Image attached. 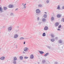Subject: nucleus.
<instances>
[{"instance_id":"f257e3e1","label":"nucleus","mask_w":64,"mask_h":64,"mask_svg":"<svg viewBox=\"0 0 64 64\" xmlns=\"http://www.w3.org/2000/svg\"><path fill=\"white\" fill-rule=\"evenodd\" d=\"M40 10L39 9H37L36 11V15H40L41 14Z\"/></svg>"},{"instance_id":"f03ea898","label":"nucleus","mask_w":64,"mask_h":64,"mask_svg":"<svg viewBox=\"0 0 64 64\" xmlns=\"http://www.w3.org/2000/svg\"><path fill=\"white\" fill-rule=\"evenodd\" d=\"M12 29V27L10 26L8 28V32H10V31H11Z\"/></svg>"},{"instance_id":"7ed1b4c3","label":"nucleus","mask_w":64,"mask_h":64,"mask_svg":"<svg viewBox=\"0 0 64 64\" xmlns=\"http://www.w3.org/2000/svg\"><path fill=\"white\" fill-rule=\"evenodd\" d=\"M14 7V6L12 4H10L8 5V8H12Z\"/></svg>"},{"instance_id":"20e7f679","label":"nucleus","mask_w":64,"mask_h":64,"mask_svg":"<svg viewBox=\"0 0 64 64\" xmlns=\"http://www.w3.org/2000/svg\"><path fill=\"white\" fill-rule=\"evenodd\" d=\"M57 17L58 18H61V14H58L57 15Z\"/></svg>"},{"instance_id":"39448f33","label":"nucleus","mask_w":64,"mask_h":64,"mask_svg":"<svg viewBox=\"0 0 64 64\" xmlns=\"http://www.w3.org/2000/svg\"><path fill=\"white\" fill-rule=\"evenodd\" d=\"M59 43L61 45H62V44L63 43V41L61 40H60L59 41Z\"/></svg>"},{"instance_id":"423d86ee","label":"nucleus","mask_w":64,"mask_h":64,"mask_svg":"<svg viewBox=\"0 0 64 64\" xmlns=\"http://www.w3.org/2000/svg\"><path fill=\"white\" fill-rule=\"evenodd\" d=\"M59 24V23L57 22L55 23V26H56V27H57V26H58Z\"/></svg>"},{"instance_id":"0eeeda50","label":"nucleus","mask_w":64,"mask_h":64,"mask_svg":"<svg viewBox=\"0 0 64 64\" xmlns=\"http://www.w3.org/2000/svg\"><path fill=\"white\" fill-rule=\"evenodd\" d=\"M28 49V48L27 47H25L24 48V51L25 52H26Z\"/></svg>"},{"instance_id":"6e6552de","label":"nucleus","mask_w":64,"mask_h":64,"mask_svg":"<svg viewBox=\"0 0 64 64\" xmlns=\"http://www.w3.org/2000/svg\"><path fill=\"white\" fill-rule=\"evenodd\" d=\"M34 58V56H33V54L31 55L30 57V59H33Z\"/></svg>"},{"instance_id":"1a4fd4ad","label":"nucleus","mask_w":64,"mask_h":64,"mask_svg":"<svg viewBox=\"0 0 64 64\" xmlns=\"http://www.w3.org/2000/svg\"><path fill=\"white\" fill-rule=\"evenodd\" d=\"M48 29V27L47 26H46L44 27V29L45 30H47Z\"/></svg>"},{"instance_id":"9d476101","label":"nucleus","mask_w":64,"mask_h":64,"mask_svg":"<svg viewBox=\"0 0 64 64\" xmlns=\"http://www.w3.org/2000/svg\"><path fill=\"white\" fill-rule=\"evenodd\" d=\"M18 35L17 34H16L14 35V38H18Z\"/></svg>"},{"instance_id":"9b49d317","label":"nucleus","mask_w":64,"mask_h":64,"mask_svg":"<svg viewBox=\"0 0 64 64\" xmlns=\"http://www.w3.org/2000/svg\"><path fill=\"white\" fill-rule=\"evenodd\" d=\"M57 9H58V10H60V5H58V7L57 8Z\"/></svg>"},{"instance_id":"f8f14e48","label":"nucleus","mask_w":64,"mask_h":64,"mask_svg":"<svg viewBox=\"0 0 64 64\" xmlns=\"http://www.w3.org/2000/svg\"><path fill=\"white\" fill-rule=\"evenodd\" d=\"M0 59L2 60H4L5 59V57L2 56L0 58Z\"/></svg>"},{"instance_id":"ddd939ff","label":"nucleus","mask_w":64,"mask_h":64,"mask_svg":"<svg viewBox=\"0 0 64 64\" xmlns=\"http://www.w3.org/2000/svg\"><path fill=\"white\" fill-rule=\"evenodd\" d=\"M0 11L2 12H3V8H1V7H0Z\"/></svg>"},{"instance_id":"4468645a","label":"nucleus","mask_w":64,"mask_h":64,"mask_svg":"<svg viewBox=\"0 0 64 64\" xmlns=\"http://www.w3.org/2000/svg\"><path fill=\"white\" fill-rule=\"evenodd\" d=\"M23 57L22 56H20V59L21 60H23Z\"/></svg>"},{"instance_id":"2eb2a0df","label":"nucleus","mask_w":64,"mask_h":64,"mask_svg":"<svg viewBox=\"0 0 64 64\" xmlns=\"http://www.w3.org/2000/svg\"><path fill=\"white\" fill-rule=\"evenodd\" d=\"M48 55H49V53H46V54H45L44 55V56L45 57H46V56H48Z\"/></svg>"},{"instance_id":"dca6fc26","label":"nucleus","mask_w":64,"mask_h":64,"mask_svg":"<svg viewBox=\"0 0 64 64\" xmlns=\"http://www.w3.org/2000/svg\"><path fill=\"white\" fill-rule=\"evenodd\" d=\"M42 62L43 64H45V62H46V60H43L42 61Z\"/></svg>"},{"instance_id":"f3484780","label":"nucleus","mask_w":64,"mask_h":64,"mask_svg":"<svg viewBox=\"0 0 64 64\" xmlns=\"http://www.w3.org/2000/svg\"><path fill=\"white\" fill-rule=\"evenodd\" d=\"M43 17H44V18H47V14H44V15Z\"/></svg>"},{"instance_id":"a211bd4d","label":"nucleus","mask_w":64,"mask_h":64,"mask_svg":"<svg viewBox=\"0 0 64 64\" xmlns=\"http://www.w3.org/2000/svg\"><path fill=\"white\" fill-rule=\"evenodd\" d=\"M50 2V0H46V2L47 4H49V3Z\"/></svg>"},{"instance_id":"6ab92c4d","label":"nucleus","mask_w":64,"mask_h":64,"mask_svg":"<svg viewBox=\"0 0 64 64\" xmlns=\"http://www.w3.org/2000/svg\"><path fill=\"white\" fill-rule=\"evenodd\" d=\"M39 52L40 54L44 53V52L42 51H39Z\"/></svg>"},{"instance_id":"aec40b11","label":"nucleus","mask_w":64,"mask_h":64,"mask_svg":"<svg viewBox=\"0 0 64 64\" xmlns=\"http://www.w3.org/2000/svg\"><path fill=\"white\" fill-rule=\"evenodd\" d=\"M7 9V8L6 7H4V10H6Z\"/></svg>"},{"instance_id":"412c9836","label":"nucleus","mask_w":64,"mask_h":64,"mask_svg":"<svg viewBox=\"0 0 64 64\" xmlns=\"http://www.w3.org/2000/svg\"><path fill=\"white\" fill-rule=\"evenodd\" d=\"M46 36V34L45 32H44L42 34V36Z\"/></svg>"},{"instance_id":"4be33fe9","label":"nucleus","mask_w":64,"mask_h":64,"mask_svg":"<svg viewBox=\"0 0 64 64\" xmlns=\"http://www.w3.org/2000/svg\"><path fill=\"white\" fill-rule=\"evenodd\" d=\"M51 37L52 38H54L55 36H54V35L53 34H52L51 35Z\"/></svg>"},{"instance_id":"5701e85b","label":"nucleus","mask_w":64,"mask_h":64,"mask_svg":"<svg viewBox=\"0 0 64 64\" xmlns=\"http://www.w3.org/2000/svg\"><path fill=\"white\" fill-rule=\"evenodd\" d=\"M51 19L52 21H53L54 20V18L53 17H52L51 18Z\"/></svg>"},{"instance_id":"b1692460","label":"nucleus","mask_w":64,"mask_h":64,"mask_svg":"<svg viewBox=\"0 0 64 64\" xmlns=\"http://www.w3.org/2000/svg\"><path fill=\"white\" fill-rule=\"evenodd\" d=\"M38 6L39 7H42V5L41 4H40L38 5Z\"/></svg>"},{"instance_id":"393cba45","label":"nucleus","mask_w":64,"mask_h":64,"mask_svg":"<svg viewBox=\"0 0 64 64\" xmlns=\"http://www.w3.org/2000/svg\"><path fill=\"white\" fill-rule=\"evenodd\" d=\"M51 41L52 42H54L55 41V39L54 38H52L51 40Z\"/></svg>"},{"instance_id":"a878e982","label":"nucleus","mask_w":64,"mask_h":64,"mask_svg":"<svg viewBox=\"0 0 64 64\" xmlns=\"http://www.w3.org/2000/svg\"><path fill=\"white\" fill-rule=\"evenodd\" d=\"M42 21L43 22H45L46 21V19L45 18H43L42 20Z\"/></svg>"},{"instance_id":"bb28decb","label":"nucleus","mask_w":64,"mask_h":64,"mask_svg":"<svg viewBox=\"0 0 64 64\" xmlns=\"http://www.w3.org/2000/svg\"><path fill=\"white\" fill-rule=\"evenodd\" d=\"M14 60L15 61V60H17V58H16V57H14Z\"/></svg>"},{"instance_id":"cd10ccee","label":"nucleus","mask_w":64,"mask_h":64,"mask_svg":"<svg viewBox=\"0 0 64 64\" xmlns=\"http://www.w3.org/2000/svg\"><path fill=\"white\" fill-rule=\"evenodd\" d=\"M24 6L22 7H23V8H22V9H25V8H26V6Z\"/></svg>"},{"instance_id":"c85d7f7f","label":"nucleus","mask_w":64,"mask_h":64,"mask_svg":"<svg viewBox=\"0 0 64 64\" xmlns=\"http://www.w3.org/2000/svg\"><path fill=\"white\" fill-rule=\"evenodd\" d=\"M20 40H23V39H24V38L23 37H21L20 38Z\"/></svg>"},{"instance_id":"c756f323","label":"nucleus","mask_w":64,"mask_h":64,"mask_svg":"<svg viewBox=\"0 0 64 64\" xmlns=\"http://www.w3.org/2000/svg\"><path fill=\"white\" fill-rule=\"evenodd\" d=\"M13 62L14 64H16V62L15 60H14Z\"/></svg>"},{"instance_id":"7c9ffc66","label":"nucleus","mask_w":64,"mask_h":64,"mask_svg":"<svg viewBox=\"0 0 64 64\" xmlns=\"http://www.w3.org/2000/svg\"><path fill=\"white\" fill-rule=\"evenodd\" d=\"M61 27V25H60L58 26V28L59 29H60V28Z\"/></svg>"},{"instance_id":"2f4dec72","label":"nucleus","mask_w":64,"mask_h":64,"mask_svg":"<svg viewBox=\"0 0 64 64\" xmlns=\"http://www.w3.org/2000/svg\"><path fill=\"white\" fill-rule=\"evenodd\" d=\"M13 15V13H11L10 14V16H12V15Z\"/></svg>"},{"instance_id":"473e14b6","label":"nucleus","mask_w":64,"mask_h":64,"mask_svg":"<svg viewBox=\"0 0 64 64\" xmlns=\"http://www.w3.org/2000/svg\"><path fill=\"white\" fill-rule=\"evenodd\" d=\"M28 57L25 56L24 57V59H28Z\"/></svg>"},{"instance_id":"72a5a7b5","label":"nucleus","mask_w":64,"mask_h":64,"mask_svg":"<svg viewBox=\"0 0 64 64\" xmlns=\"http://www.w3.org/2000/svg\"><path fill=\"white\" fill-rule=\"evenodd\" d=\"M58 62H54V64H58Z\"/></svg>"},{"instance_id":"f704fd0d","label":"nucleus","mask_w":64,"mask_h":64,"mask_svg":"<svg viewBox=\"0 0 64 64\" xmlns=\"http://www.w3.org/2000/svg\"><path fill=\"white\" fill-rule=\"evenodd\" d=\"M39 17H38L37 18V20H38V21H39Z\"/></svg>"},{"instance_id":"c9c22d12","label":"nucleus","mask_w":64,"mask_h":64,"mask_svg":"<svg viewBox=\"0 0 64 64\" xmlns=\"http://www.w3.org/2000/svg\"><path fill=\"white\" fill-rule=\"evenodd\" d=\"M62 9H64V6H62Z\"/></svg>"},{"instance_id":"e433bc0d","label":"nucleus","mask_w":64,"mask_h":64,"mask_svg":"<svg viewBox=\"0 0 64 64\" xmlns=\"http://www.w3.org/2000/svg\"><path fill=\"white\" fill-rule=\"evenodd\" d=\"M48 48H49V49H50V46H48Z\"/></svg>"},{"instance_id":"4c0bfd02","label":"nucleus","mask_w":64,"mask_h":64,"mask_svg":"<svg viewBox=\"0 0 64 64\" xmlns=\"http://www.w3.org/2000/svg\"><path fill=\"white\" fill-rule=\"evenodd\" d=\"M55 39H56V40H57L58 39V37H56Z\"/></svg>"},{"instance_id":"58836bf2","label":"nucleus","mask_w":64,"mask_h":64,"mask_svg":"<svg viewBox=\"0 0 64 64\" xmlns=\"http://www.w3.org/2000/svg\"><path fill=\"white\" fill-rule=\"evenodd\" d=\"M58 31H60V30L59 29H58L57 30Z\"/></svg>"},{"instance_id":"ea45409f","label":"nucleus","mask_w":64,"mask_h":64,"mask_svg":"<svg viewBox=\"0 0 64 64\" xmlns=\"http://www.w3.org/2000/svg\"><path fill=\"white\" fill-rule=\"evenodd\" d=\"M18 8H16V9L15 10H16V11H17V10H18Z\"/></svg>"},{"instance_id":"a19ab883","label":"nucleus","mask_w":64,"mask_h":64,"mask_svg":"<svg viewBox=\"0 0 64 64\" xmlns=\"http://www.w3.org/2000/svg\"><path fill=\"white\" fill-rule=\"evenodd\" d=\"M62 21H63V22H64V18H63Z\"/></svg>"},{"instance_id":"79ce46f5","label":"nucleus","mask_w":64,"mask_h":64,"mask_svg":"<svg viewBox=\"0 0 64 64\" xmlns=\"http://www.w3.org/2000/svg\"><path fill=\"white\" fill-rule=\"evenodd\" d=\"M26 4H25L23 6H26Z\"/></svg>"},{"instance_id":"37998d69","label":"nucleus","mask_w":64,"mask_h":64,"mask_svg":"<svg viewBox=\"0 0 64 64\" xmlns=\"http://www.w3.org/2000/svg\"><path fill=\"white\" fill-rule=\"evenodd\" d=\"M24 44H25V42H24Z\"/></svg>"},{"instance_id":"c03bdc74","label":"nucleus","mask_w":64,"mask_h":64,"mask_svg":"<svg viewBox=\"0 0 64 64\" xmlns=\"http://www.w3.org/2000/svg\"><path fill=\"white\" fill-rule=\"evenodd\" d=\"M38 64H40V62H38Z\"/></svg>"},{"instance_id":"a18cd8bd","label":"nucleus","mask_w":64,"mask_h":64,"mask_svg":"<svg viewBox=\"0 0 64 64\" xmlns=\"http://www.w3.org/2000/svg\"><path fill=\"white\" fill-rule=\"evenodd\" d=\"M19 26H18L17 27V28H19Z\"/></svg>"},{"instance_id":"49530a36","label":"nucleus","mask_w":64,"mask_h":64,"mask_svg":"<svg viewBox=\"0 0 64 64\" xmlns=\"http://www.w3.org/2000/svg\"><path fill=\"white\" fill-rule=\"evenodd\" d=\"M23 53H25V52H23Z\"/></svg>"},{"instance_id":"de8ad7c7","label":"nucleus","mask_w":64,"mask_h":64,"mask_svg":"<svg viewBox=\"0 0 64 64\" xmlns=\"http://www.w3.org/2000/svg\"><path fill=\"white\" fill-rule=\"evenodd\" d=\"M44 13H46V14H47V12H44Z\"/></svg>"},{"instance_id":"09e8293b","label":"nucleus","mask_w":64,"mask_h":64,"mask_svg":"<svg viewBox=\"0 0 64 64\" xmlns=\"http://www.w3.org/2000/svg\"><path fill=\"white\" fill-rule=\"evenodd\" d=\"M39 24H41V22L39 23Z\"/></svg>"},{"instance_id":"8fccbe9b","label":"nucleus","mask_w":64,"mask_h":64,"mask_svg":"<svg viewBox=\"0 0 64 64\" xmlns=\"http://www.w3.org/2000/svg\"><path fill=\"white\" fill-rule=\"evenodd\" d=\"M26 39H28L29 38H26Z\"/></svg>"},{"instance_id":"3c124183","label":"nucleus","mask_w":64,"mask_h":64,"mask_svg":"<svg viewBox=\"0 0 64 64\" xmlns=\"http://www.w3.org/2000/svg\"><path fill=\"white\" fill-rule=\"evenodd\" d=\"M22 5H23L24 4L23 3V4H22Z\"/></svg>"},{"instance_id":"603ef678","label":"nucleus","mask_w":64,"mask_h":64,"mask_svg":"<svg viewBox=\"0 0 64 64\" xmlns=\"http://www.w3.org/2000/svg\"><path fill=\"white\" fill-rule=\"evenodd\" d=\"M16 48H17V46H16Z\"/></svg>"},{"instance_id":"864d4df0","label":"nucleus","mask_w":64,"mask_h":64,"mask_svg":"<svg viewBox=\"0 0 64 64\" xmlns=\"http://www.w3.org/2000/svg\"><path fill=\"white\" fill-rule=\"evenodd\" d=\"M0 49H1V48L0 49Z\"/></svg>"}]
</instances>
